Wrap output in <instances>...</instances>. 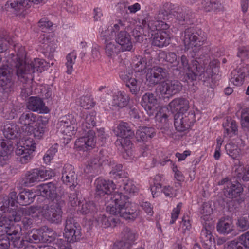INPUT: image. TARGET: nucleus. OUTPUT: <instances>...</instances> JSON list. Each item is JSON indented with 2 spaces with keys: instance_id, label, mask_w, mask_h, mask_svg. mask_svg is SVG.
Wrapping results in <instances>:
<instances>
[{
  "instance_id": "nucleus-21",
  "label": "nucleus",
  "mask_w": 249,
  "mask_h": 249,
  "mask_svg": "<svg viewBox=\"0 0 249 249\" xmlns=\"http://www.w3.org/2000/svg\"><path fill=\"white\" fill-rule=\"evenodd\" d=\"M157 99L153 93L148 92L142 96L141 105L149 116L157 114Z\"/></svg>"
},
{
  "instance_id": "nucleus-53",
  "label": "nucleus",
  "mask_w": 249,
  "mask_h": 249,
  "mask_svg": "<svg viewBox=\"0 0 249 249\" xmlns=\"http://www.w3.org/2000/svg\"><path fill=\"white\" fill-rule=\"evenodd\" d=\"M13 149L12 145L9 142H6L3 141L0 142V156L5 157L10 154Z\"/></svg>"
},
{
  "instance_id": "nucleus-29",
  "label": "nucleus",
  "mask_w": 249,
  "mask_h": 249,
  "mask_svg": "<svg viewBox=\"0 0 249 249\" xmlns=\"http://www.w3.org/2000/svg\"><path fill=\"white\" fill-rule=\"evenodd\" d=\"M79 210L84 215L91 216L97 211V207L93 201L86 200L78 201Z\"/></svg>"
},
{
  "instance_id": "nucleus-25",
  "label": "nucleus",
  "mask_w": 249,
  "mask_h": 249,
  "mask_svg": "<svg viewBox=\"0 0 249 249\" xmlns=\"http://www.w3.org/2000/svg\"><path fill=\"white\" fill-rule=\"evenodd\" d=\"M27 107L32 111L39 112L41 113H47L49 111V109L45 105L42 100L37 97H30Z\"/></svg>"
},
{
  "instance_id": "nucleus-1",
  "label": "nucleus",
  "mask_w": 249,
  "mask_h": 249,
  "mask_svg": "<svg viewBox=\"0 0 249 249\" xmlns=\"http://www.w3.org/2000/svg\"><path fill=\"white\" fill-rule=\"evenodd\" d=\"M96 196H103L107 195L112 203L107 207V211L114 216H120L126 220H134L139 215L137 206L129 202L128 197L121 192H115L112 181L98 178L95 181Z\"/></svg>"
},
{
  "instance_id": "nucleus-26",
  "label": "nucleus",
  "mask_w": 249,
  "mask_h": 249,
  "mask_svg": "<svg viewBox=\"0 0 249 249\" xmlns=\"http://www.w3.org/2000/svg\"><path fill=\"white\" fill-rule=\"evenodd\" d=\"M243 188L239 182L229 183L224 188V195L229 198L233 199L239 196L243 193Z\"/></svg>"
},
{
  "instance_id": "nucleus-44",
  "label": "nucleus",
  "mask_w": 249,
  "mask_h": 249,
  "mask_svg": "<svg viewBox=\"0 0 249 249\" xmlns=\"http://www.w3.org/2000/svg\"><path fill=\"white\" fill-rule=\"evenodd\" d=\"M137 236V233L135 231L126 227L124 228L122 232V241L129 242L131 244V243L136 240Z\"/></svg>"
},
{
  "instance_id": "nucleus-19",
  "label": "nucleus",
  "mask_w": 249,
  "mask_h": 249,
  "mask_svg": "<svg viewBox=\"0 0 249 249\" xmlns=\"http://www.w3.org/2000/svg\"><path fill=\"white\" fill-rule=\"evenodd\" d=\"M51 237L48 235L44 229H33L25 235V240L29 243L37 244L40 242L47 243L51 241Z\"/></svg>"
},
{
  "instance_id": "nucleus-51",
  "label": "nucleus",
  "mask_w": 249,
  "mask_h": 249,
  "mask_svg": "<svg viewBox=\"0 0 249 249\" xmlns=\"http://www.w3.org/2000/svg\"><path fill=\"white\" fill-rule=\"evenodd\" d=\"M225 149L227 153L233 159H236L240 155V149L234 144L230 143L227 144Z\"/></svg>"
},
{
  "instance_id": "nucleus-36",
  "label": "nucleus",
  "mask_w": 249,
  "mask_h": 249,
  "mask_svg": "<svg viewBox=\"0 0 249 249\" xmlns=\"http://www.w3.org/2000/svg\"><path fill=\"white\" fill-rule=\"evenodd\" d=\"M36 195L31 191L24 190L18 194V203L21 205H28L33 202Z\"/></svg>"
},
{
  "instance_id": "nucleus-4",
  "label": "nucleus",
  "mask_w": 249,
  "mask_h": 249,
  "mask_svg": "<svg viewBox=\"0 0 249 249\" xmlns=\"http://www.w3.org/2000/svg\"><path fill=\"white\" fill-rule=\"evenodd\" d=\"M145 57H141L134 65L133 73L132 70L121 71L119 73L120 79L129 89L130 92L136 95L140 91V87L145 77V70L150 69Z\"/></svg>"
},
{
  "instance_id": "nucleus-62",
  "label": "nucleus",
  "mask_w": 249,
  "mask_h": 249,
  "mask_svg": "<svg viewBox=\"0 0 249 249\" xmlns=\"http://www.w3.org/2000/svg\"><path fill=\"white\" fill-rule=\"evenodd\" d=\"M38 211L37 207L31 206L28 208H24L21 212V214L22 213L25 216L31 217V215H33L37 213ZM20 212V211H19Z\"/></svg>"
},
{
  "instance_id": "nucleus-33",
  "label": "nucleus",
  "mask_w": 249,
  "mask_h": 249,
  "mask_svg": "<svg viewBox=\"0 0 249 249\" xmlns=\"http://www.w3.org/2000/svg\"><path fill=\"white\" fill-rule=\"evenodd\" d=\"M129 101V97L124 92L118 91L112 96V105L118 108L126 107Z\"/></svg>"
},
{
  "instance_id": "nucleus-61",
  "label": "nucleus",
  "mask_w": 249,
  "mask_h": 249,
  "mask_svg": "<svg viewBox=\"0 0 249 249\" xmlns=\"http://www.w3.org/2000/svg\"><path fill=\"white\" fill-rule=\"evenodd\" d=\"M129 138L121 137V138L117 139L115 142L117 145H120L124 148L129 147L132 144L131 141Z\"/></svg>"
},
{
  "instance_id": "nucleus-38",
  "label": "nucleus",
  "mask_w": 249,
  "mask_h": 249,
  "mask_svg": "<svg viewBox=\"0 0 249 249\" xmlns=\"http://www.w3.org/2000/svg\"><path fill=\"white\" fill-rule=\"evenodd\" d=\"M201 8L207 12H217L222 10V6L216 0H203L201 3Z\"/></svg>"
},
{
  "instance_id": "nucleus-48",
  "label": "nucleus",
  "mask_w": 249,
  "mask_h": 249,
  "mask_svg": "<svg viewBox=\"0 0 249 249\" xmlns=\"http://www.w3.org/2000/svg\"><path fill=\"white\" fill-rule=\"evenodd\" d=\"M241 124L243 130L249 134V108L242 111Z\"/></svg>"
},
{
  "instance_id": "nucleus-13",
  "label": "nucleus",
  "mask_w": 249,
  "mask_h": 249,
  "mask_svg": "<svg viewBox=\"0 0 249 249\" xmlns=\"http://www.w3.org/2000/svg\"><path fill=\"white\" fill-rule=\"evenodd\" d=\"M36 144L32 139H26L23 145L18 147L16 150V155L20 157V161L22 164L28 163L32 159V154L35 150Z\"/></svg>"
},
{
  "instance_id": "nucleus-5",
  "label": "nucleus",
  "mask_w": 249,
  "mask_h": 249,
  "mask_svg": "<svg viewBox=\"0 0 249 249\" xmlns=\"http://www.w3.org/2000/svg\"><path fill=\"white\" fill-rule=\"evenodd\" d=\"M209 63V66L212 73L215 74L218 71L219 62L213 60L209 62V56L207 54L202 55L196 57L192 62V66L184 75V79L188 85H194L197 79H202L204 77V66Z\"/></svg>"
},
{
  "instance_id": "nucleus-24",
  "label": "nucleus",
  "mask_w": 249,
  "mask_h": 249,
  "mask_svg": "<svg viewBox=\"0 0 249 249\" xmlns=\"http://www.w3.org/2000/svg\"><path fill=\"white\" fill-rule=\"evenodd\" d=\"M40 42H41L40 47L42 49V53L51 59L53 57V53L57 46L55 39L49 36H45L43 35Z\"/></svg>"
},
{
  "instance_id": "nucleus-43",
  "label": "nucleus",
  "mask_w": 249,
  "mask_h": 249,
  "mask_svg": "<svg viewBox=\"0 0 249 249\" xmlns=\"http://www.w3.org/2000/svg\"><path fill=\"white\" fill-rule=\"evenodd\" d=\"M105 44V52L108 57L113 58L116 56L121 50L119 46L113 41L107 42Z\"/></svg>"
},
{
  "instance_id": "nucleus-58",
  "label": "nucleus",
  "mask_w": 249,
  "mask_h": 249,
  "mask_svg": "<svg viewBox=\"0 0 249 249\" xmlns=\"http://www.w3.org/2000/svg\"><path fill=\"white\" fill-rule=\"evenodd\" d=\"M10 246V238L4 233L0 234V249H8Z\"/></svg>"
},
{
  "instance_id": "nucleus-18",
  "label": "nucleus",
  "mask_w": 249,
  "mask_h": 249,
  "mask_svg": "<svg viewBox=\"0 0 249 249\" xmlns=\"http://www.w3.org/2000/svg\"><path fill=\"white\" fill-rule=\"evenodd\" d=\"M214 226L212 224L206 222L205 225L201 230L200 241L205 249H215L214 238L212 235V231Z\"/></svg>"
},
{
  "instance_id": "nucleus-55",
  "label": "nucleus",
  "mask_w": 249,
  "mask_h": 249,
  "mask_svg": "<svg viewBox=\"0 0 249 249\" xmlns=\"http://www.w3.org/2000/svg\"><path fill=\"white\" fill-rule=\"evenodd\" d=\"M61 7L67 12L73 13L76 11V8L71 0H62Z\"/></svg>"
},
{
  "instance_id": "nucleus-41",
  "label": "nucleus",
  "mask_w": 249,
  "mask_h": 249,
  "mask_svg": "<svg viewBox=\"0 0 249 249\" xmlns=\"http://www.w3.org/2000/svg\"><path fill=\"white\" fill-rule=\"evenodd\" d=\"M216 228L219 233L225 235L231 233L234 231L232 222H229L225 220L219 221L217 224Z\"/></svg>"
},
{
  "instance_id": "nucleus-14",
  "label": "nucleus",
  "mask_w": 249,
  "mask_h": 249,
  "mask_svg": "<svg viewBox=\"0 0 249 249\" xmlns=\"http://www.w3.org/2000/svg\"><path fill=\"white\" fill-rule=\"evenodd\" d=\"M43 0H9L5 4V9L16 15H20L32 3L37 4Z\"/></svg>"
},
{
  "instance_id": "nucleus-28",
  "label": "nucleus",
  "mask_w": 249,
  "mask_h": 249,
  "mask_svg": "<svg viewBox=\"0 0 249 249\" xmlns=\"http://www.w3.org/2000/svg\"><path fill=\"white\" fill-rule=\"evenodd\" d=\"M156 134L152 127L140 126L136 133V138L139 142H144L153 138Z\"/></svg>"
},
{
  "instance_id": "nucleus-39",
  "label": "nucleus",
  "mask_w": 249,
  "mask_h": 249,
  "mask_svg": "<svg viewBox=\"0 0 249 249\" xmlns=\"http://www.w3.org/2000/svg\"><path fill=\"white\" fill-rule=\"evenodd\" d=\"M36 116L34 113L28 112L23 113L20 116L19 119V122L21 124L26 126V129L29 130L32 128V124L36 122Z\"/></svg>"
},
{
  "instance_id": "nucleus-30",
  "label": "nucleus",
  "mask_w": 249,
  "mask_h": 249,
  "mask_svg": "<svg viewBox=\"0 0 249 249\" xmlns=\"http://www.w3.org/2000/svg\"><path fill=\"white\" fill-rule=\"evenodd\" d=\"M249 68L247 66L241 67L237 68L232 71L231 72V77L230 81L235 86H240L242 84L244 78L245 77V73L247 71L248 73ZM249 74V73H248Z\"/></svg>"
},
{
  "instance_id": "nucleus-56",
  "label": "nucleus",
  "mask_w": 249,
  "mask_h": 249,
  "mask_svg": "<svg viewBox=\"0 0 249 249\" xmlns=\"http://www.w3.org/2000/svg\"><path fill=\"white\" fill-rule=\"evenodd\" d=\"M52 26L53 23L46 18H42L38 22V26L40 30L44 32L50 29Z\"/></svg>"
},
{
  "instance_id": "nucleus-57",
  "label": "nucleus",
  "mask_w": 249,
  "mask_h": 249,
  "mask_svg": "<svg viewBox=\"0 0 249 249\" xmlns=\"http://www.w3.org/2000/svg\"><path fill=\"white\" fill-rule=\"evenodd\" d=\"M123 189L126 193L130 194H134L138 191V188L131 180H127L126 182L124 183L123 186Z\"/></svg>"
},
{
  "instance_id": "nucleus-34",
  "label": "nucleus",
  "mask_w": 249,
  "mask_h": 249,
  "mask_svg": "<svg viewBox=\"0 0 249 249\" xmlns=\"http://www.w3.org/2000/svg\"><path fill=\"white\" fill-rule=\"evenodd\" d=\"M171 6L172 16L175 17L179 24H183L182 22L188 18V14L186 13V8L180 7L172 4Z\"/></svg>"
},
{
  "instance_id": "nucleus-59",
  "label": "nucleus",
  "mask_w": 249,
  "mask_h": 249,
  "mask_svg": "<svg viewBox=\"0 0 249 249\" xmlns=\"http://www.w3.org/2000/svg\"><path fill=\"white\" fill-rule=\"evenodd\" d=\"M236 176L237 178L240 179V181L242 180L243 181H249V166L242 168V172H238Z\"/></svg>"
},
{
  "instance_id": "nucleus-37",
  "label": "nucleus",
  "mask_w": 249,
  "mask_h": 249,
  "mask_svg": "<svg viewBox=\"0 0 249 249\" xmlns=\"http://www.w3.org/2000/svg\"><path fill=\"white\" fill-rule=\"evenodd\" d=\"M117 135L121 137L131 138L134 135V131L127 123L121 122L117 126Z\"/></svg>"
},
{
  "instance_id": "nucleus-50",
  "label": "nucleus",
  "mask_w": 249,
  "mask_h": 249,
  "mask_svg": "<svg viewBox=\"0 0 249 249\" xmlns=\"http://www.w3.org/2000/svg\"><path fill=\"white\" fill-rule=\"evenodd\" d=\"M122 168L123 166L122 164H116L115 166L112 167L110 174L113 176V178L116 179L126 178L127 177V173L122 170Z\"/></svg>"
},
{
  "instance_id": "nucleus-17",
  "label": "nucleus",
  "mask_w": 249,
  "mask_h": 249,
  "mask_svg": "<svg viewBox=\"0 0 249 249\" xmlns=\"http://www.w3.org/2000/svg\"><path fill=\"white\" fill-rule=\"evenodd\" d=\"M10 217L9 219L4 220L2 222H0V233H4L7 235L10 238L11 236L15 237L18 233V230H15L13 226L11 225L12 222H18L21 220V212L18 211L17 213L15 215H12Z\"/></svg>"
},
{
  "instance_id": "nucleus-7",
  "label": "nucleus",
  "mask_w": 249,
  "mask_h": 249,
  "mask_svg": "<svg viewBox=\"0 0 249 249\" xmlns=\"http://www.w3.org/2000/svg\"><path fill=\"white\" fill-rule=\"evenodd\" d=\"M65 204V201L61 197H58L51 204L42 207V215L51 223L60 224L62 221V208Z\"/></svg>"
},
{
  "instance_id": "nucleus-6",
  "label": "nucleus",
  "mask_w": 249,
  "mask_h": 249,
  "mask_svg": "<svg viewBox=\"0 0 249 249\" xmlns=\"http://www.w3.org/2000/svg\"><path fill=\"white\" fill-rule=\"evenodd\" d=\"M95 119L96 113L92 111L86 114L82 121L81 134L83 136L77 139L75 142V146L80 150H90L95 146V133L91 130L96 124Z\"/></svg>"
},
{
  "instance_id": "nucleus-47",
  "label": "nucleus",
  "mask_w": 249,
  "mask_h": 249,
  "mask_svg": "<svg viewBox=\"0 0 249 249\" xmlns=\"http://www.w3.org/2000/svg\"><path fill=\"white\" fill-rule=\"evenodd\" d=\"M47 130V127L41 126L40 125L36 124L34 128L32 126V128H30L29 130H28L27 133L31 134L32 132L34 137L37 139L40 140L43 138L45 132Z\"/></svg>"
},
{
  "instance_id": "nucleus-27",
  "label": "nucleus",
  "mask_w": 249,
  "mask_h": 249,
  "mask_svg": "<svg viewBox=\"0 0 249 249\" xmlns=\"http://www.w3.org/2000/svg\"><path fill=\"white\" fill-rule=\"evenodd\" d=\"M169 106L173 112L185 114L189 108V101L184 98H177L170 103Z\"/></svg>"
},
{
  "instance_id": "nucleus-11",
  "label": "nucleus",
  "mask_w": 249,
  "mask_h": 249,
  "mask_svg": "<svg viewBox=\"0 0 249 249\" xmlns=\"http://www.w3.org/2000/svg\"><path fill=\"white\" fill-rule=\"evenodd\" d=\"M164 56V59L166 61L171 65L173 71H176L179 73L183 70L188 69V71L190 67H189V61L185 55H182L181 57H178L176 54L173 52H169L166 53H163Z\"/></svg>"
},
{
  "instance_id": "nucleus-35",
  "label": "nucleus",
  "mask_w": 249,
  "mask_h": 249,
  "mask_svg": "<svg viewBox=\"0 0 249 249\" xmlns=\"http://www.w3.org/2000/svg\"><path fill=\"white\" fill-rule=\"evenodd\" d=\"M19 127L13 123H8L5 124L2 129L4 136L7 139L13 140L18 136Z\"/></svg>"
},
{
  "instance_id": "nucleus-10",
  "label": "nucleus",
  "mask_w": 249,
  "mask_h": 249,
  "mask_svg": "<svg viewBox=\"0 0 249 249\" xmlns=\"http://www.w3.org/2000/svg\"><path fill=\"white\" fill-rule=\"evenodd\" d=\"M64 236L69 243H73L79 240L81 236V226L71 217H67L64 223Z\"/></svg>"
},
{
  "instance_id": "nucleus-2",
  "label": "nucleus",
  "mask_w": 249,
  "mask_h": 249,
  "mask_svg": "<svg viewBox=\"0 0 249 249\" xmlns=\"http://www.w3.org/2000/svg\"><path fill=\"white\" fill-rule=\"evenodd\" d=\"M168 76L167 70L160 67H154L147 78L148 84L155 86L159 84L156 89L157 92L167 97L173 96L181 90L182 84L177 80L165 79Z\"/></svg>"
},
{
  "instance_id": "nucleus-49",
  "label": "nucleus",
  "mask_w": 249,
  "mask_h": 249,
  "mask_svg": "<svg viewBox=\"0 0 249 249\" xmlns=\"http://www.w3.org/2000/svg\"><path fill=\"white\" fill-rule=\"evenodd\" d=\"M77 56L75 53L71 52L66 56L67 62L65 63L67 67L66 72L68 74H71L73 71V65L75 63Z\"/></svg>"
},
{
  "instance_id": "nucleus-42",
  "label": "nucleus",
  "mask_w": 249,
  "mask_h": 249,
  "mask_svg": "<svg viewBox=\"0 0 249 249\" xmlns=\"http://www.w3.org/2000/svg\"><path fill=\"white\" fill-rule=\"evenodd\" d=\"M225 128L224 136L226 134L230 137L235 135L237 131V126L235 121L232 120L231 118L227 119L226 122L223 124Z\"/></svg>"
},
{
  "instance_id": "nucleus-31",
  "label": "nucleus",
  "mask_w": 249,
  "mask_h": 249,
  "mask_svg": "<svg viewBox=\"0 0 249 249\" xmlns=\"http://www.w3.org/2000/svg\"><path fill=\"white\" fill-rule=\"evenodd\" d=\"M17 212L13 209H9V201L7 198H0V222L4 220L9 219V216L11 217L12 215H14Z\"/></svg>"
},
{
  "instance_id": "nucleus-64",
  "label": "nucleus",
  "mask_w": 249,
  "mask_h": 249,
  "mask_svg": "<svg viewBox=\"0 0 249 249\" xmlns=\"http://www.w3.org/2000/svg\"><path fill=\"white\" fill-rule=\"evenodd\" d=\"M131 247V244L129 242H125L124 241H120L115 242L112 247V249H129Z\"/></svg>"
},
{
  "instance_id": "nucleus-16",
  "label": "nucleus",
  "mask_w": 249,
  "mask_h": 249,
  "mask_svg": "<svg viewBox=\"0 0 249 249\" xmlns=\"http://www.w3.org/2000/svg\"><path fill=\"white\" fill-rule=\"evenodd\" d=\"M47 171L34 169L28 171L22 179V184L26 187L32 186L41 179H46Z\"/></svg>"
},
{
  "instance_id": "nucleus-60",
  "label": "nucleus",
  "mask_w": 249,
  "mask_h": 249,
  "mask_svg": "<svg viewBox=\"0 0 249 249\" xmlns=\"http://www.w3.org/2000/svg\"><path fill=\"white\" fill-rule=\"evenodd\" d=\"M237 55L241 58V60L244 58H249V46L239 48Z\"/></svg>"
},
{
  "instance_id": "nucleus-15",
  "label": "nucleus",
  "mask_w": 249,
  "mask_h": 249,
  "mask_svg": "<svg viewBox=\"0 0 249 249\" xmlns=\"http://www.w3.org/2000/svg\"><path fill=\"white\" fill-rule=\"evenodd\" d=\"M155 19L146 18L142 21L143 28L148 33V37L152 38L156 32L165 30L169 28V26L165 22H159Z\"/></svg>"
},
{
  "instance_id": "nucleus-8",
  "label": "nucleus",
  "mask_w": 249,
  "mask_h": 249,
  "mask_svg": "<svg viewBox=\"0 0 249 249\" xmlns=\"http://www.w3.org/2000/svg\"><path fill=\"white\" fill-rule=\"evenodd\" d=\"M182 41L186 49L196 48L199 49L206 41L207 37L204 32L201 29H196L194 27L187 28L183 33Z\"/></svg>"
},
{
  "instance_id": "nucleus-63",
  "label": "nucleus",
  "mask_w": 249,
  "mask_h": 249,
  "mask_svg": "<svg viewBox=\"0 0 249 249\" xmlns=\"http://www.w3.org/2000/svg\"><path fill=\"white\" fill-rule=\"evenodd\" d=\"M238 240L245 248L249 249V231L239 236Z\"/></svg>"
},
{
  "instance_id": "nucleus-52",
  "label": "nucleus",
  "mask_w": 249,
  "mask_h": 249,
  "mask_svg": "<svg viewBox=\"0 0 249 249\" xmlns=\"http://www.w3.org/2000/svg\"><path fill=\"white\" fill-rule=\"evenodd\" d=\"M61 118L64 121L63 124L66 130L69 131V134L70 132L71 131V129L74 128V126H72V125L76 123V119L74 118V116L71 114L64 116Z\"/></svg>"
},
{
  "instance_id": "nucleus-9",
  "label": "nucleus",
  "mask_w": 249,
  "mask_h": 249,
  "mask_svg": "<svg viewBox=\"0 0 249 249\" xmlns=\"http://www.w3.org/2000/svg\"><path fill=\"white\" fill-rule=\"evenodd\" d=\"M46 64L44 60L35 58L30 64L28 63L23 66L20 65L21 68H18V79L23 83H26L31 78L29 75L36 71L41 72Z\"/></svg>"
},
{
  "instance_id": "nucleus-54",
  "label": "nucleus",
  "mask_w": 249,
  "mask_h": 249,
  "mask_svg": "<svg viewBox=\"0 0 249 249\" xmlns=\"http://www.w3.org/2000/svg\"><path fill=\"white\" fill-rule=\"evenodd\" d=\"M10 241H12L13 246L17 249L23 248L26 246V243H27L25 240V236L23 237L11 236Z\"/></svg>"
},
{
  "instance_id": "nucleus-22",
  "label": "nucleus",
  "mask_w": 249,
  "mask_h": 249,
  "mask_svg": "<svg viewBox=\"0 0 249 249\" xmlns=\"http://www.w3.org/2000/svg\"><path fill=\"white\" fill-rule=\"evenodd\" d=\"M37 194L47 198L53 199V201L60 196H57L56 186L53 182L41 184L37 186Z\"/></svg>"
},
{
  "instance_id": "nucleus-23",
  "label": "nucleus",
  "mask_w": 249,
  "mask_h": 249,
  "mask_svg": "<svg viewBox=\"0 0 249 249\" xmlns=\"http://www.w3.org/2000/svg\"><path fill=\"white\" fill-rule=\"evenodd\" d=\"M115 41L123 52L130 51L132 49L130 35L124 30L121 31L115 35Z\"/></svg>"
},
{
  "instance_id": "nucleus-20",
  "label": "nucleus",
  "mask_w": 249,
  "mask_h": 249,
  "mask_svg": "<svg viewBox=\"0 0 249 249\" xmlns=\"http://www.w3.org/2000/svg\"><path fill=\"white\" fill-rule=\"evenodd\" d=\"M62 180L70 187L75 186L77 184V175L73 166L69 164L64 165L62 170Z\"/></svg>"
},
{
  "instance_id": "nucleus-40",
  "label": "nucleus",
  "mask_w": 249,
  "mask_h": 249,
  "mask_svg": "<svg viewBox=\"0 0 249 249\" xmlns=\"http://www.w3.org/2000/svg\"><path fill=\"white\" fill-rule=\"evenodd\" d=\"M170 6H172V3H165L162 9H161L159 11V13L156 15L154 19L156 21H159V22H164L163 20H165L166 19H168V16H172Z\"/></svg>"
},
{
  "instance_id": "nucleus-45",
  "label": "nucleus",
  "mask_w": 249,
  "mask_h": 249,
  "mask_svg": "<svg viewBox=\"0 0 249 249\" xmlns=\"http://www.w3.org/2000/svg\"><path fill=\"white\" fill-rule=\"evenodd\" d=\"M235 226L238 231L244 232L249 229L248 217L240 216L235 220Z\"/></svg>"
},
{
  "instance_id": "nucleus-3",
  "label": "nucleus",
  "mask_w": 249,
  "mask_h": 249,
  "mask_svg": "<svg viewBox=\"0 0 249 249\" xmlns=\"http://www.w3.org/2000/svg\"><path fill=\"white\" fill-rule=\"evenodd\" d=\"M26 53L24 48L21 46L18 50L17 56L13 59L12 65L14 69L8 64H2L0 66V90L8 95L14 91L15 81L13 79L14 74L18 77V68H21V66L26 65Z\"/></svg>"
},
{
  "instance_id": "nucleus-46",
  "label": "nucleus",
  "mask_w": 249,
  "mask_h": 249,
  "mask_svg": "<svg viewBox=\"0 0 249 249\" xmlns=\"http://www.w3.org/2000/svg\"><path fill=\"white\" fill-rule=\"evenodd\" d=\"M103 153L104 151L101 150L99 156L91 158L88 162V166L92 169H96L102 165L105 161L103 158Z\"/></svg>"
},
{
  "instance_id": "nucleus-32",
  "label": "nucleus",
  "mask_w": 249,
  "mask_h": 249,
  "mask_svg": "<svg viewBox=\"0 0 249 249\" xmlns=\"http://www.w3.org/2000/svg\"><path fill=\"white\" fill-rule=\"evenodd\" d=\"M170 38L165 30L157 32L153 36L152 44L159 47L166 46L170 43Z\"/></svg>"
},
{
  "instance_id": "nucleus-12",
  "label": "nucleus",
  "mask_w": 249,
  "mask_h": 249,
  "mask_svg": "<svg viewBox=\"0 0 249 249\" xmlns=\"http://www.w3.org/2000/svg\"><path fill=\"white\" fill-rule=\"evenodd\" d=\"M195 121L194 112H189L187 114L176 113L174 115V125L178 132H184L191 127Z\"/></svg>"
}]
</instances>
